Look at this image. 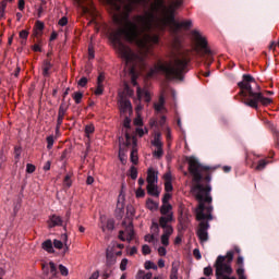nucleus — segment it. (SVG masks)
I'll use <instances>...</instances> for the list:
<instances>
[{"label": "nucleus", "mask_w": 279, "mask_h": 279, "mask_svg": "<svg viewBox=\"0 0 279 279\" xmlns=\"http://www.w3.org/2000/svg\"><path fill=\"white\" fill-rule=\"evenodd\" d=\"M112 10L117 29L110 34L113 49L124 60L125 75L131 77L133 86H137L138 66L154 45L160 43V37L154 32L169 28L171 34L180 29H191L193 21L175 20V10L182 5V0L172 1L168 7L165 0H107Z\"/></svg>", "instance_id": "obj_1"}, {"label": "nucleus", "mask_w": 279, "mask_h": 279, "mask_svg": "<svg viewBox=\"0 0 279 279\" xmlns=\"http://www.w3.org/2000/svg\"><path fill=\"white\" fill-rule=\"evenodd\" d=\"M187 162L189 171L191 175H193V182H195V185L192 186V193L199 202V205L196 208V219L198 221H204L205 219L213 221V206H204V202H213V197H210L211 189L209 185L206 187L199 183L202 181L203 171H208L210 167L202 166L195 157H189Z\"/></svg>", "instance_id": "obj_2"}, {"label": "nucleus", "mask_w": 279, "mask_h": 279, "mask_svg": "<svg viewBox=\"0 0 279 279\" xmlns=\"http://www.w3.org/2000/svg\"><path fill=\"white\" fill-rule=\"evenodd\" d=\"M189 66V58L182 52L172 51L169 61H158L148 72L147 77L162 73L168 80H184V72Z\"/></svg>", "instance_id": "obj_3"}, {"label": "nucleus", "mask_w": 279, "mask_h": 279, "mask_svg": "<svg viewBox=\"0 0 279 279\" xmlns=\"http://www.w3.org/2000/svg\"><path fill=\"white\" fill-rule=\"evenodd\" d=\"M238 86L240 88L241 97H244V99H247L248 97V100L244 101L245 106L256 109L258 108V104H263V106H269V104H271L269 98H266L263 94H260V87L252 75L244 74L242 82H239Z\"/></svg>", "instance_id": "obj_4"}, {"label": "nucleus", "mask_w": 279, "mask_h": 279, "mask_svg": "<svg viewBox=\"0 0 279 279\" xmlns=\"http://www.w3.org/2000/svg\"><path fill=\"white\" fill-rule=\"evenodd\" d=\"M234 259V251H229L226 256H218L216 260V276L217 279H236L232 276V266L230 263ZM236 275L239 279H247L245 276V259L243 256H239L236 259Z\"/></svg>", "instance_id": "obj_5"}, {"label": "nucleus", "mask_w": 279, "mask_h": 279, "mask_svg": "<svg viewBox=\"0 0 279 279\" xmlns=\"http://www.w3.org/2000/svg\"><path fill=\"white\" fill-rule=\"evenodd\" d=\"M192 40L195 43V51L198 56H210V49L208 48V41L206 37L198 31L192 32Z\"/></svg>", "instance_id": "obj_6"}, {"label": "nucleus", "mask_w": 279, "mask_h": 279, "mask_svg": "<svg viewBox=\"0 0 279 279\" xmlns=\"http://www.w3.org/2000/svg\"><path fill=\"white\" fill-rule=\"evenodd\" d=\"M147 193L153 197L160 195V191H158V173L153 168H149L147 173Z\"/></svg>", "instance_id": "obj_7"}, {"label": "nucleus", "mask_w": 279, "mask_h": 279, "mask_svg": "<svg viewBox=\"0 0 279 279\" xmlns=\"http://www.w3.org/2000/svg\"><path fill=\"white\" fill-rule=\"evenodd\" d=\"M125 143L123 142V138H119V143H120V151H119V158H120V162H122V165H125V162H128V157L125 156V154H123V149L125 147H130V145H133V147H136V137H132L130 136V133H128V131H125Z\"/></svg>", "instance_id": "obj_8"}, {"label": "nucleus", "mask_w": 279, "mask_h": 279, "mask_svg": "<svg viewBox=\"0 0 279 279\" xmlns=\"http://www.w3.org/2000/svg\"><path fill=\"white\" fill-rule=\"evenodd\" d=\"M124 230L120 231L119 233V239L120 241H132L134 239V225H132L131 221L126 225L125 222L123 223Z\"/></svg>", "instance_id": "obj_9"}, {"label": "nucleus", "mask_w": 279, "mask_h": 279, "mask_svg": "<svg viewBox=\"0 0 279 279\" xmlns=\"http://www.w3.org/2000/svg\"><path fill=\"white\" fill-rule=\"evenodd\" d=\"M53 246L56 250H63V254H69V235L66 233L61 234L60 240H53Z\"/></svg>", "instance_id": "obj_10"}, {"label": "nucleus", "mask_w": 279, "mask_h": 279, "mask_svg": "<svg viewBox=\"0 0 279 279\" xmlns=\"http://www.w3.org/2000/svg\"><path fill=\"white\" fill-rule=\"evenodd\" d=\"M43 271L48 279L58 278V269L56 268V264L53 262L45 263L43 265Z\"/></svg>", "instance_id": "obj_11"}, {"label": "nucleus", "mask_w": 279, "mask_h": 279, "mask_svg": "<svg viewBox=\"0 0 279 279\" xmlns=\"http://www.w3.org/2000/svg\"><path fill=\"white\" fill-rule=\"evenodd\" d=\"M120 112L121 114H132V102L128 98L123 97V94H119Z\"/></svg>", "instance_id": "obj_12"}, {"label": "nucleus", "mask_w": 279, "mask_h": 279, "mask_svg": "<svg viewBox=\"0 0 279 279\" xmlns=\"http://www.w3.org/2000/svg\"><path fill=\"white\" fill-rule=\"evenodd\" d=\"M100 228L105 234H110L114 230V220L107 219L106 216H100Z\"/></svg>", "instance_id": "obj_13"}, {"label": "nucleus", "mask_w": 279, "mask_h": 279, "mask_svg": "<svg viewBox=\"0 0 279 279\" xmlns=\"http://www.w3.org/2000/svg\"><path fill=\"white\" fill-rule=\"evenodd\" d=\"M210 228V225L206 221H201L199 229L197 231V236L201 241V243H206L208 241V229Z\"/></svg>", "instance_id": "obj_14"}, {"label": "nucleus", "mask_w": 279, "mask_h": 279, "mask_svg": "<svg viewBox=\"0 0 279 279\" xmlns=\"http://www.w3.org/2000/svg\"><path fill=\"white\" fill-rule=\"evenodd\" d=\"M136 95H137V101H143V99L147 104L151 101V92H149V89H147L146 87L141 88V86H137Z\"/></svg>", "instance_id": "obj_15"}, {"label": "nucleus", "mask_w": 279, "mask_h": 279, "mask_svg": "<svg viewBox=\"0 0 279 279\" xmlns=\"http://www.w3.org/2000/svg\"><path fill=\"white\" fill-rule=\"evenodd\" d=\"M171 234H173V227L163 229V233L161 235V245L165 247L169 245V239H171Z\"/></svg>", "instance_id": "obj_16"}, {"label": "nucleus", "mask_w": 279, "mask_h": 279, "mask_svg": "<svg viewBox=\"0 0 279 279\" xmlns=\"http://www.w3.org/2000/svg\"><path fill=\"white\" fill-rule=\"evenodd\" d=\"M170 221H173V213H169L168 215H163L159 219V226L163 228V230H167V228H172L171 226L167 225Z\"/></svg>", "instance_id": "obj_17"}, {"label": "nucleus", "mask_w": 279, "mask_h": 279, "mask_svg": "<svg viewBox=\"0 0 279 279\" xmlns=\"http://www.w3.org/2000/svg\"><path fill=\"white\" fill-rule=\"evenodd\" d=\"M49 228H56V226H62V218L57 215L50 216L48 220Z\"/></svg>", "instance_id": "obj_18"}, {"label": "nucleus", "mask_w": 279, "mask_h": 279, "mask_svg": "<svg viewBox=\"0 0 279 279\" xmlns=\"http://www.w3.org/2000/svg\"><path fill=\"white\" fill-rule=\"evenodd\" d=\"M154 109L157 112H167V108H165V96H160L158 102L154 104Z\"/></svg>", "instance_id": "obj_19"}, {"label": "nucleus", "mask_w": 279, "mask_h": 279, "mask_svg": "<svg viewBox=\"0 0 279 279\" xmlns=\"http://www.w3.org/2000/svg\"><path fill=\"white\" fill-rule=\"evenodd\" d=\"M123 208H125V194L121 192L118 196L117 210L123 213Z\"/></svg>", "instance_id": "obj_20"}, {"label": "nucleus", "mask_w": 279, "mask_h": 279, "mask_svg": "<svg viewBox=\"0 0 279 279\" xmlns=\"http://www.w3.org/2000/svg\"><path fill=\"white\" fill-rule=\"evenodd\" d=\"M151 145L153 147H162V134H160L159 132L155 133Z\"/></svg>", "instance_id": "obj_21"}, {"label": "nucleus", "mask_w": 279, "mask_h": 279, "mask_svg": "<svg viewBox=\"0 0 279 279\" xmlns=\"http://www.w3.org/2000/svg\"><path fill=\"white\" fill-rule=\"evenodd\" d=\"M171 210H173V206H171L170 203H162L160 207L161 215H169V213H173Z\"/></svg>", "instance_id": "obj_22"}, {"label": "nucleus", "mask_w": 279, "mask_h": 279, "mask_svg": "<svg viewBox=\"0 0 279 279\" xmlns=\"http://www.w3.org/2000/svg\"><path fill=\"white\" fill-rule=\"evenodd\" d=\"M49 71H51V62L45 61V62H44V65H43V75H44L45 77H48Z\"/></svg>", "instance_id": "obj_23"}, {"label": "nucleus", "mask_w": 279, "mask_h": 279, "mask_svg": "<svg viewBox=\"0 0 279 279\" xmlns=\"http://www.w3.org/2000/svg\"><path fill=\"white\" fill-rule=\"evenodd\" d=\"M43 248L50 254L53 252V242L51 240H47L43 243Z\"/></svg>", "instance_id": "obj_24"}, {"label": "nucleus", "mask_w": 279, "mask_h": 279, "mask_svg": "<svg viewBox=\"0 0 279 279\" xmlns=\"http://www.w3.org/2000/svg\"><path fill=\"white\" fill-rule=\"evenodd\" d=\"M146 207L148 210H158V203L154 202L151 198H148L146 202Z\"/></svg>", "instance_id": "obj_25"}, {"label": "nucleus", "mask_w": 279, "mask_h": 279, "mask_svg": "<svg viewBox=\"0 0 279 279\" xmlns=\"http://www.w3.org/2000/svg\"><path fill=\"white\" fill-rule=\"evenodd\" d=\"M153 156L154 158H157L158 160H160V158L165 156V150L162 149V146L156 147V150L153 153Z\"/></svg>", "instance_id": "obj_26"}, {"label": "nucleus", "mask_w": 279, "mask_h": 279, "mask_svg": "<svg viewBox=\"0 0 279 279\" xmlns=\"http://www.w3.org/2000/svg\"><path fill=\"white\" fill-rule=\"evenodd\" d=\"M117 264V256L110 254V253H107V265L108 267H112V265H116Z\"/></svg>", "instance_id": "obj_27"}, {"label": "nucleus", "mask_w": 279, "mask_h": 279, "mask_svg": "<svg viewBox=\"0 0 279 279\" xmlns=\"http://www.w3.org/2000/svg\"><path fill=\"white\" fill-rule=\"evenodd\" d=\"M131 162H133V165H136L138 162V153L134 148L131 151Z\"/></svg>", "instance_id": "obj_28"}, {"label": "nucleus", "mask_w": 279, "mask_h": 279, "mask_svg": "<svg viewBox=\"0 0 279 279\" xmlns=\"http://www.w3.org/2000/svg\"><path fill=\"white\" fill-rule=\"evenodd\" d=\"M82 97H84V94H82L81 92H75L73 95L75 104H82Z\"/></svg>", "instance_id": "obj_29"}, {"label": "nucleus", "mask_w": 279, "mask_h": 279, "mask_svg": "<svg viewBox=\"0 0 279 279\" xmlns=\"http://www.w3.org/2000/svg\"><path fill=\"white\" fill-rule=\"evenodd\" d=\"M130 177L132 178V180H136L138 178V170L136 169V167H131Z\"/></svg>", "instance_id": "obj_30"}, {"label": "nucleus", "mask_w": 279, "mask_h": 279, "mask_svg": "<svg viewBox=\"0 0 279 279\" xmlns=\"http://www.w3.org/2000/svg\"><path fill=\"white\" fill-rule=\"evenodd\" d=\"M144 267L145 269H158V266L151 260L145 262Z\"/></svg>", "instance_id": "obj_31"}, {"label": "nucleus", "mask_w": 279, "mask_h": 279, "mask_svg": "<svg viewBox=\"0 0 279 279\" xmlns=\"http://www.w3.org/2000/svg\"><path fill=\"white\" fill-rule=\"evenodd\" d=\"M135 213H136V209H134V206L132 205L126 206L128 217H134Z\"/></svg>", "instance_id": "obj_32"}, {"label": "nucleus", "mask_w": 279, "mask_h": 279, "mask_svg": "<svg viewBox=\"0 0 279 279\" xmlns=\"http://www.w3.org/2000/svg\"><path fill=\"white\" fill-rule=\"evenodd\" d=\"M35 29H36V34H38V32H43V29H45V23L37 21L35 25Z\"/></svg>", "instance_id": "obj_33"}, {"label": "nucleus", "mask_w": 279, "mask_h": 279, "mask_svg": "<svg viewBox=\"0 0 279 279\" xmlns=\"http://www.w3.org/2000/svg\"><path fill=\"white\" fill-rule=\"evenodd\" d=\"M148 132H149V131L147 130V128H145V129L137 128V129H136V134H137V136H140V137L145 136V134H147Z\"/></svg>", "instance_id": "obj_34"}, {"label": "nucleus", "mask_w": 279, "mask_h": 279, "mask_svg": "<svg viewBox=\"0 0 279 279\" xmlns=\"http://www.w3.org/2000/svg\"><path fill=\"white\" fill-rule=\"evenodd\" d=\"M142 253L144 254V256H147L148 254H151V247H149V245L144 244L142 246Z\"/></svg>", "instance_id": "obj_35"}, {"label": "nucleus", "mask_w": 279, "mask_h": 279, "mask_svg": "<svg viewBox=\"0 0 279 279\" xmlns=\"http://www.w3.org/2000/svg\"><path fill=\"white\" fill-rule=\"evenodd\" d=\"M59 271L61 276H69V268H66L64 265H59Z\"/></svg>", "instance_id": "obj_36"}, {"label": "nucleus", "mask_w": 279, "mask_h": 279, "mask_svg": "<svg viewBox=\"0 0 279 279\" xmlns=\"http://www.w3.org/2000/svg\"><path fill=\"white\" fill-rule=\"evenodd\" d=\"M267 167V162L265 160H259L258 165L256 166L257 171H263Z\"/></svg>", "instance_id": "obj_37"}, {"label": "nucleus", "mask_w": 279, "mask_h": 279, "mask_svg": "<svg viewBox=\"0 0 279 279\" xmlns=\"http://www.w3.org/2000/svg\"><path fill=\"white\" fill-rule=\"evenodd\" d=\"M106 81V74L100 73L97 77V85L104 86V82Z\"/></svg>", "instance_id": "obj_38"}, {"label": "nucleus", "mask_w": 279, "mask_h": 279, "mask_svg": "<svg viewBox=\"0 0 279 279\" xmlns=\"http://www.w3.org/2000/svg\"><path fill=\"white\" fill-rule=\"evenodd\" d=\"M126 252L129 256H134V254H138V248H136V246L128 247Z\"/></svg>", "instance_id": "obj_39"}, {"label": "nucleus", "mask_w": 279, "mask_h": 279, "mask_svg": "<svg viewBox=\"0 0 279 279\" xmlns=\"http://www.w3.org/2000/svg\"><path fill=\"white\" fill-rule=\"evenodd\" d=\"M128 263H129L128 258H123L121 260V263H120V270L121 271H125V269H128Z\"/></svg>", "instance_id": "obj_40"}, {"label": "nucleus", "mask_w": 279, "mask_h": 279, "mask_svg": "<svg viewBox=\"0 0 279 279\" xmlns=\"http://www.w3.org/2000/svg\"><path fill=\"white\" fill-rule=\"evenodd\" d=\"M53 143H54V140H53V135H50L47 137V149H51L53 147Z\"/></svg>", "instance_id": "obj_41"}, {"label": "nucleus", "mask_w": 279, "mask_h": 279, "mask_svg": "<svg viewBox=\"0 0 279 279\" xmlns=\"http://www.w3.org/2000/svg\"><path fill=\"white\" fill-rule=\"evenodd\" d=\"M134 125H143V118L141 117V113H138L137 117L134 119Z\"/></svg>", "instance_id": "obj_42"}, {"label": "nucleus", "mask_w": 279, "mask_h": 279, "mask_svg": "<svg viewBox=\"0 0 279 279\" xmlns=\"http://www.w3.org/2000/svg\"><path fill=\"white\" fill-rule=\"evenodd\" d=\"M86 84H88V78H86V76H83V77L77 82V85L81 86L82 88H84V86H86Z\"/></svg>", "instance_id": "obj_43"}, {"label": "nucleus", "mask_w": 279, "mask_h": 279, "mask_svg": "<svg viewBox=\"0 0 279 279\" xmlns=\"http://www.w3.org/2000/svg\"><path fill=\"white\" fill-rule=\"evenodd\" d=\"M124 93L128 97H134V90H132L128 85L124 86Z\"/></svg>", "instance_id": "obj_44"}, {"label": "nucleus", "mask_w": 279, "mask_h": 279, "mask_svg": "<svg viewBox=\"0 0 279 279\" xmlns=\"http://www.w3.org/2000/svg\"><path fill=\"white\" fill-rule=\"evenodd\" d=\"M165 191L166 193H171L173 191V184L171 182H165Z\"/></svg>", "instance_id": "obj_45"}, {"label": "nucleus", "mask_w": 279, "mask_h": 279, "mask_svg": "<svg viewBox=\"0 0 279 279\" xmlns=\"http://www.w3.org/2000/svg\"><path fill=\"white\" fill-rule=\"evenodd\" d=\"M95 95L99 96V95H104V85H97L96 89H95Z\"/></svg>", "instance_id": "obj_46"}, {"label": "nucleus", "mask_w": 279, "mask_h": 279, "mask_svg": "<svg viewBox=\"0 0 279 279\" xmlns=\"http://www.w3.org/2000/svg\"><path fill=\"white\" fill-rule=\"evenodd\" d=\"M93 132H95V126L93 124H89L85 128V133L87 134V136L89 134H93Z\"/></svg>", "instance_id": "obj_47"}, {"label": "nucleus", "mask_w": 279, "mask_h": 279, "mask_svg": "<svg viewBox=\"0 0 279 279\" xmlns=\"http://www.w3.org/2000/svg\"><path fill=\"white\" fill-rule=\"evenodd\" d=\"M135 104H137L135 108L136 114H141V110H143V105L141 104V101H138V98L135 99Z\"/></svg>", "instance_id": "obj_48"}, {"label": "nucleus", "mask_w": 279, "mask_h": 279, "mask_svg": "<svg viewBox=\"0 0 279 279\" xmlns=\"http://www.w3.org/2000/svg\"><path fill=\"white\" fill-rule=\"evenodd\" d=\"M157 252L159 256H167V248L165 246H159Z\"/></svg>", "instance_id": "obj_49"}, {"label": "nucleus", "mask_w": 279, "mask_h": 279, "mask_svg": "<svg viewBox=\"0 0 279 279\" xmlns=\"http://www.w3.org/2000/svg\"><path fill=\"white\" fill-rule=\"evenodd\" d=\"M26 171H27V173H34L36 171V167L32 163H27Z\"/></svg>", "instance_id": "obj_50"}, {"label": "nucleus", "mask_w": 279, "mask_h": 279, "mask_svg": "<svg viewBox=\"0 0 279 279\" xmlns=\"http://www.w3.org/2000/svg\"><path fill=\"white\" fill-rule=\"evenodd\" d=\"M171 199V193L167 192L165 195H163V198H162V204H169V201Z\"/></svg>", "instance_id": "obj_51"}, {"label": "nucleus", "mask_w": 279, "mask_h": 279, "mask_svg": "<svg viewBox=\"0 0 279 279\" xmlns=\"http://www.w3.org/2000/svg\"><path fill=\"white\" fill-rule=\"evenodd\" d=\"M135 195L136 197H145V190L143 187L137 189Z\"/></svg>", "instance_id": "obj_52"}, {"label": "nucleus", "mask_w": 279, "mask_h": 279, "mask_svg": "<svg viewBox=\"0 0 279 279\" xmlns=\"http://www.w3.org/2000/svg\"><path fill=\"white\" fill-rule=\"evenodd\" d=\"M131 123H132V120L128 116H125L123 126L126 129H130Z\"/></svg>", "instance_id": "obj_53"}, {"label": "nucleus", "mask_w": 279, "mask_h": 279, "mask_svg": "<svg viewBox=\"0 0 279 279\" xmlns=\"http://www.w3.org/2000/svg\"><path fill=\"white\" fill-rule=\"evenodd\" d=\"M213 268L210 266L204 268V276H211Z\"/></svg>", "instance_id": "obj_54"}, {"label": "nucleus", "mask_w": 279, "mask_h": 279, "mask_svg": "<svg viewBox=\"0 0 279 279\" xmlns=\"http://www.w3.org/2000/svg\"><path fill=\"white\" fill-rule=\"evenodd\" d=\"M193 255L195 256V258H197V260L202 259V253L198 251V248H194Z\"/></svg>", "instance_id": "obj_55"}, {"label": "nucleus", "mask_w": 279, "mask_h": 279, "mask_svg": "<svg viewBox=\"0 0 279 279\" xmlns=\"http://www.w3.org/2000/svg\"><path fill=\"white\" fill-rule=\"evenodd\" d=\"M66 23H69V20L66 19V16H63L61 20H59V25L61 27H64V25H66Z\"/></svg>", "instance_id": "obj_56"}, {"label": "nucleus", "mask_w": 279, "mask_h": 279, "mask_svg": "<svg viewBox=\"0 0 279 279\" xmlns=\"http://www.w3.org/2000/svg\"><path fill=\"white\" fill-rule=\"evenodd\" d=\"M21 158V147H15V160H20Z\"/></svg>", "instance_id": "obj_57"}, {"label": "nucleus", "mask_w": 279, "mask_h": 279, "mask_svg": "<svg viewBox=\"0 0 279 279\" xmlns=\"http://www.w3.org/2000/svg\"><path fill=\"white\" fill-rule=\"evenodd\" d=\"M172 276H178V266L175 264H172L171 274Z\"/></svg>", "instance_id": "obj_58"}, {"label": "nucleus", "mask_w": 279, "mask_h": 279, "mask_svg": "<svg viewBox=\"0 0 279 279\" xmlns=\"http://www.w3.org/2000/svg\"><path fill=\"white\" fill-rule=\"evenodd\" d=\"M3 16H5V4L0 7V19H3Z\"/></svg>", "instance_id": "obj_59"}, {"label": "nucleus", "mask_w": 279, "mask_h": 279, "mask_svg": "<svg viewBox=\"0 0 279 279\" xmlns=\"http://www.w3.org/2000/svg\"><path fill=\"white\" fill-rule=\"evenodd\" d=\"M27 36H29V33L27 31L20 32V38L26 39Z\"/></svg>", "instance_id": "obj_60"}, {"label": "nucleus", "mask_w": 279, "mask_h": 279, "mask_svg": "<svg viewBox=\"0 0 279 279\" xmlns=\"http://www.w3.org/2000/svg\"><path fill=\"white\" fill-rule=\"evenodd\" d=\"M163 179L166 182H171V172H167L165 175H163Z\"/></svg>", "instance_id": "obj_61"}, {"label": "nucleus", "mask_w": 279, "mask_h": 279, "mask_svg": "<svg viewBox=\"0 0 279 279\" xmlns=\"http://www.w3.org/2000/svg\"><path fill=\"white\" fill-rule=\"evenodd\" d=\"M145 241L147 242V243H151V241H154V235H151V234H148V235H145Z\"/></svg>", "instance_id": "obj_62"}, {"label": "nucleus", "mask_w": 279, "mask_h": 279, "mask_svg": "<svg viewBox=\"0 0 279 279\" xmlns=\"http://www.w3.org/2000/svg\"><path fill=\"white\" fill-rule=\"evenodd\" d=\"M99 278V271H95L92 274V276L89 277V279H98Z\"/></svg>", "instance_id": "obj_63"}, {"label": "nucleus", "mask_w": 279, "mask_h": 279, "mask_svg": "<svg viewBox=\"0 0 279 279\" xmlns=\"http://www.w3.org/2000/svg\"><path fill=\"white\" fill-rule=\"evenodd\" d=\"M154 275L151 272H147L146 275L143 276L142 279H151Z\"/></svg>", "instance_id": "obj_64"}]
</instances>
